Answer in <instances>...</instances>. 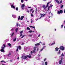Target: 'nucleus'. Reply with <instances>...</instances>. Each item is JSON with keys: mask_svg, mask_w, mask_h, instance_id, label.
Listing matches in <instances>:
<instances>
[{"mask_svg": "<svg viewBox=\"0 0 65 65\" xmlns=\"http://www.w3.org/2000/svg\"><path fill=\"white\" fill-rule=\"evenodd\" d=\"M55 1L56 2H57V3L58 4H61V3H62V0L60 1L59 2V1L58 0H55Z\"/></svg>", "mask_w": 65, "mask_h": 65, "instance_id": "nucleus-1", "label": "nucleus"}, {"mask_svg": "<svg viewBox=\"0 0 65 65\" xmlns=\"http://www.w3.org/2000/svg\"><path fill=\"white\" fill-rule=\"evenodd\" d=\"M60 50H61L62 51L64 50V47L63 46H61L59 48Z\"/></svg>", "mask_w": 65, "mask_h": 65, "instance_id": "nucleus-2", "label": "nucleus"}, {"mask_svg": "<svg viewBox=\"0 0 65 65\" xmlns=\"http://www.w3.org/2000/svg\"><path fill=\"white\" fill-rule=\"evenodd\" d=\"M4 47H5L3 46L1 47L2 49L1 50V52H5V51H4Z\"/></svg>", "mask_w": 65, "mask_h": 65, "instance_id": "nucleus-3", "label": "nucleus"}, {"mask_svg": "<svg viewBox=\"0 0 65 65\" xmlns=\"http://www.w3.org/2000/svg\"><path fill=\"white\" fill-rule=\"evenodd\" d=\"M22 58H23V59H26L27 58V56H26V55H23L21 57Z\"/></svg>", "mask_w": 65, "mask_h": 65, "instance_id": "nucleus-4", "label": "nucleus"}, {"mask_svg": "<svg viewBox=\"0 0 65 65\" xmlns=\"http://www.w3.org/2000/svg\"><path fill=\"white\" fill-rule=\"evenodd\" d=\"M63 60V57H61V60H60L59 61V64H61V63H62V60Z\"/></svg>", "mask_w": 65, "mask_h": 65, "instance_id": "nucleus-5", "label": "nucleus"}, {"mask_svg": "<svg viewBox=\"0 0 65 65\" xmlns=\"http://www.w3.org/2000/svg\"><path fill=\"white\" fill-rule=\"evenodd\" d=\"M25 7V5L24 4H22L21 7L22 10H24V8Z\"/></svg>", "mask_w": 65, "mask_h": 65, "instance_id": "nucleus-6", "label": "nucleus"}, {"mask_svg": "<svg viewBox=\"0 0 65 65\" xmlns=\"http://www.w3.org/2000/svg\"><path fill=\"white\" fill-rule=\"evenodd\" d=\"M20 34H21V35L20 36V37L21 36H22V35H23V34H22V33H23V31L22 30L21 31H20Z\"/></svg>", "mask_w": 65, "mask_h": 65, "instance_id": "nucleus-7", "label": "nucleus"}, {"mask_svg": "<svg viewBox=\"0 0 65 65\" xmlns=\"http://www.w3.org/2000/svg\"><path fill=\"white\" fill-rule=\"evenodd\" d=\"M11 7L13 8H14V9H15V7L14 6H13V5L12 4L11 5Z\"/></svg>", "mask_w": 65, "mask_h": 65, "instance_id": "nucleus-8", "label": "nucleus"}, {"mask_svg": "<svg viewBox=\"0 0 65 65\" xmlns=\"http://www.w3.org/2000/svg\"><path fill=\"white\" fill-rule=\"evenodd\" d=\"M24 16H22L21 17V18H20V20L21 21L22 20L24 19Z\"/></svg>", "mask_w": 65, "mask_h": 65, "instance_id": "nucleus-9", "label": "nucleus"}, {"mask_svg": "<svg viewBox=\"0 0 65 65\" xmlns=\"http://www.w3.org/2000/svg\"><path fill=\"white\" fill-rule=\"evenodd\" d=\"M55 49L56 51H58L59 48L58 47H56L55 48Z\"/></svg>", "mask_w": 65, "mask_h": 65, "instance_id": "nucleus-10", "label": "nucleus"}, {"mask_svg": "<svg viewBox=\"0 0 65 65\" xmlns=\"http://www.w3.org/2000/svg\"><path fill=\"white\" fill-rule=\"evenodd\" d=\"M40 14L41 15V17H43L45 15V14Z\"/></svg>", "mask_w": 65, "mask_h": 65, "instance_id": "nucleus-11", "label": "nucleus"}, {"mask_svg": "<svg viewBox=\"0 0 65 65\" xmlns=\"http://www.w3.org/2000/svg\"><path fill=\"white\" fill-rule=\"evenodd\" d=\"M44 47H45V46H44L43 47V48L42 49H41V50H40L41 52V51H42L43 50V49H44Z\"/></svg>", "mask_w": 65, "mask_h": 65, "instance_id": "nucleus-12", "label": "nucleus"}, {"mask_svg": "<svg viewBox=\"0 0 65 65\" xmlns=\"http://www.w3.org/2000/svg\"><path fill=\"white\" fill-rule=\"evenodd\" d=\"M35 45L36 46H37V45H40V43H37L35 44Z\"/></svg>", "mask_w": 65, "mask_h": 65, "instance_id": "nucleus-13", "label": "nucleus"}, {"mask_svg": "<svg viewBox=\"0 0 65 65\" xmlns=\"http://www.w3.org/2000/svg\"><path fill=\"white\" fill-rule=\"evenodd\" d=\"M8 45H9L10 47H11V44H10L9 43L8 44Z\"/></svg>", "mask_w": 65, "mask_h": 65, "instance_id": "nucleus-14", "label": "nucleus"}, {"mask_svg": "<svg viewBox=\"0 0 65 65\" xmlns=\"http://www.w3.org/2000/svg\"><path fill=\"white\" fill-rule=\"evenodd\" d=\"M60 11V13H63V11H62V10H60V11Z\"/></svg>", "mask_w": 65, "mask_h": 65, "instance_id": "nucleus-15", "label": "nucleus"}, {"mask_svg": "<svg viewBox=\"0 0 65 65\" xmlns=\"http://www.w3.org/2000/svg\"><path fill=\"white\" fill-rule=\"evenodd\" d=\"M20 19H21V16H19L18 18V20L19 21V20H20Z\"/></svg>", "mask_w": 65, "mask_h": 65, "instance_id": "nucleus-16", "label": "nucleus"}, {"mask_svg": "<svg viewBox=\"0 0 65 65\" xmlns=\"http://www.w3.org/2000/svg\"><path fill=\"white\" fill-rule=\"evenodd\" d=\"M18 28H17L15 29V31L16 32H18Z\"/></svg>", "mask_w": 65, "mask_h": 65, "instance_id": "nucleus-17", "label": "nucleus"}, {"mask_svg": "<svg viewBox=\"0 0 65 65\" xmlns=\"http://www.w3.org/2000/svg\"><path fill=\"white\" fill-rule=\"evenodd\" d=\"M27 29L28 30H31L30 28L29 27H27Z\"/></svg>", "mask_w": 65, "mask_h": 65, "instance_id": "nucleus-18", "label": "nucleus"}, {"mask_svg": "<svg viewBox=\"0 0 65 65\" xmlns=\"http://www.w3.org/2000/svg\"><path fill=\"white\" fill-rule=\"evenodd\" d=\"M1 63H3V62H4V63H6V62L4 61V60H2L1 62Z\"/></svg>", "mask_w": 65, "mask_h": 65, "instance_id": "nucleus-19", "label": "nucleus"}, {"mask_svg": "<svg viewBox=\"0 0 65 65\" xmlns=\"http://www.w3.org/2000/svg\"><path fill=\"white\" fill-rule=\"evenodd\" d=\"M48 4H49V3H47V5L46 7H48Z\"/></svg>", "mask_w": 65, "mask_h": 65, "instance_id": "nucleus-20", "label": "nucleus"}, {"mask_svg": "<svg viewBox=\"0 0 65 65\" xmlns=\"http://www.w3.org/2000/svg\"><path fill=\"white\" fill-rule=\"evenodd\" d=\"M16 26L17 27H18V26H19V23L18 22L17 23Z\"/></svg>", "mask_w": 65, "mask_h": 65, "instance_id": "nucleus-21", "label": "nucleus"}, {"mask_svg": "<svg viewBox=\"0 0 65 65\" xmlns=\"http://www.w3.org/2000/svg\"><path fill=\"white\" fill-rule=\"evenodd\" d=\"M17 39V38H15V39H13V41L14 42V41H16V39Z\"/></svg>", "mask_w": 65, "mask_h": 65, "instance_id": "nucleus-22", "label": "nucleus"}, {"mask_svg": "<svg viewBox=\"0 0 65 65\" xmlns=\"http://www.w3.org/2000/svg\"><path fill=\"white\" fill-rule=\"evenodd\" d=\"M54 44H55V42H54L53 43L51 44V45H54Z\"/></svg>", "mask_w": 65, "mask_h": 65, "instance_id": "nucleus-23", "label": "nucleus"}, {"mask_svg": "<svg viewBox=\"0 0 65 65\" xmlns=\"http://www.w3.org/2000/svg\"><path fill=\"white\" fill-rule=\"evenodd\" d=\"M24 2V0H21V2L22 3H23Z\"/></svg>", "mask_w": 65, "mask_h": 65, "instance_id": "nucleus-24", "label": "nucleus"}, {"mask_svg": "<svg viewBox=\"0 0 65 65\" xmlns=\"http://www.w3.org/2000/svg\"><path fill=\"white\" fill-rule=\"evenodd\" d=\"M29 33H32V32H33V31H32V30H30L29 31Z\"/></svg>", "mask_w": 65, "mask_h": 65, "instance_id": "nucleus-25", "label": "nucleus"}, {"mask_svg": "<svg viewBox=\"0 0 65 65\" xmlns=\"http://www.w3.org/2000/svg\"><path fill=\"white\" fill-rule=\"evenodd\" d=\"M58 14H60V11H58Z\"/></svg>", "mask_w": 65, "mask_h": 65, "instance_id": "nucleus-26", "label": "nucleus"}, {"mask_svg": "<svg viewBox=\"0 0 65 65\" xmlns=\"http://www.w3.org/2000/svg\"><path fill=\"white\" fill-rule=\"evenodd\" d=\"M36 47L35 46V47L34 48V50H36Z\"/></svg>", "mask_w": 65, "mask_h": 65, "instance_id": "nucleus-27", "label": "nucleus"}, {"mask_svg": "<svg viewBox=\"0 0 65 65\" xmlns=\"http://www.w3.org/2000/svg\"><path fill=\"white\" fill-rule=\"evenodd\" d=\"M35 51L36 50H34L33 51V52L34 53H36V52H35Z\"/></svg>", "mask_w": 65, "mask_h": 65, "instance_id": "nucleus-28", "label": "nucleus"}, {"mask_svg": "<svg viewBox=\"0 0 65 65\" xmlns=\"http://www.w3.org/2000/svg\"><path fill=\"white\" fill-rule=\"evenodd\" d=\"M45 65H47V62L46 61L45 62Z\"/></svg>", "mask_w": 65, "mask_h": 65, "instance_id": "nucleus-29", "label": "nucleus"}, {"mask_svg": "<svg viewBox=\"0 0 65 65\" xmlns=\"http://www.w3.org/2000/svg\"><path fill=\"white\" fill-rule=\"evenodd\" d=\"M25 35H24L23 36H22V37H21V38H23V37H25Z\"/></svg>", "mask_w": 65, "mask_h": 65, "instance_id": "nucleus-30", "label": "nucleus"}, {"mask_svg": "<svg viewBox=\"0 0 65 65\" xmlns=\"http://www.w3.org/2000/svg\"><path fill=\"white\" fill-rule=\"evenodd\" d=\"M53 6V5H50V6H50V8H51V7H52Z\"/></svg>", "mask_w": 65, "mask_h": 65, "instance_id": "nucleus-31", "label": "nucleus"}, {"mask_svg": "<svg viewBox=\"0 0 65 65\" xmlns=\"http://www.w3.org/2000/svg\"><path fill=\"white\" fill-rule=\"evenodd\" d=\"M50 8V6H48V8H47V11H48V10H49V8Z\"/></svg>", "mask_w": 65, "mask_h": 65, "instance_id": "nucleus-32", "label": "nucleus"}, {"mask_svg": "<svg viewBox=\"0 0 65 65\" xmlns=\"http://www.w3.org/2000/svg\"><path fill=\"white\" fill-rule=\"evenodd\" d=\"M64 56V54H63V53H62L61 54V56L62 57H63V56Z\"/></svg>", "mask_w": 65, "mask_h": 65, "instance_id": "nucleus-33", "label": "nucleus"}, {"mask_svg": "<svg viewBox=\"0 0 65 65\" xmlns=\"http://www.w3.org/2000/svg\"><path fill=\"white\" fill-rule=\"evenodd\" d=\"M18 47L19 49H21V46H18Z\"/></svg>", "mask_w": 65, "mask_h": 65, "instance_id": "nucleus-34", "label": "nucleus"}, {"mask_svg": "<svg viewBox=\"0 0 65 65\" xmlns=\"http://www.w3.org/2000/svg\"><path fill=\"white\" fill-rule=\"evenodd\" d=\"M10 55H11V53H9V54H8V56H10Z\"/></svg>", "mask_w": 65, "mask_h": 65, "instance_id": "nucleus-35", "label": "nucleus"}, {"mask_svg": "<svg viewBox=\"0 0 65 65\" xmlns=\"http://www.w3.org/2000/svg\"><path fill=\"white\" fill-rule=\"evenodd\" d=\"M28 36L31 37L32 36V35H28Z\"/></svg>", "mask_w": 65, "mask_h": 65, "instance_id": "nucleus-36", "label": "nucleus"}, {"mask_svg": "<svg viewBox=\"0 0 65 65\" xmlns=\"http://www.w3.org/2000/svg\"><path fill=\"white\" fill-rule=\"evenodd\" d=\"M18 50H19V48H18L16 50V52H18Z\"/></svg>", "mask_w": 65, "mask_h": 65, "instance_id": "nucleus-37", "label": "nucleus"}, {"mask_svg": "<svg viewBox=\"0 0 65 65\" xmlns=\"http://www.w3.org/2000/svg\"><path fill=\"white\" fill-rule=\"evenodd\" d=\"M3 46H4V47H5V46H6V45H5V44H3Z\"/></svg>", "mask_w": 65, "mask_h": 65, "instance_id": "nucleus-38", "label": "nucleus"}, {"mask_svg": "<svg viewBox=\"0 0 65 65\" xmlns=\"http://www.w3.org/2000/svg\"><path fill=\"white\" fill-rule=\"evenodd\" d=\"M60 53H61V51L60 50H59L58 53V54L59 53V54H60Z\"/></svg>", "mask_w": 65, "mask_h": 65, "instance_id": "nucleus-39", "label": "nucleus"}, {"mask_svg": "<svg viewBox=\"0 0 65 65\" xmlns=\"http://www.w3.org/2000/svg\"><path fill=\"white\" fill-rule=\"evenodd\" d=\"M16 10L17 11H18V7H17L16 8Z\"/></svg>", "mask_w": 65, "mask_h": 65, "instance_id": "nucleus-40", "label": "nucleus"}, {"mask_svg": "<svg viewBox=\"0 0 65 65\" xmlns=\"http://www.w3.org/2000/svg\"><path fill=\"white\" fill-rule=\"evenodd\" d=\"M30 9V12H31V11H32V10H33V9Z\"/></svg>", "mask_w": 65, "mask_h": 65, "instance_id": "nucleus-41", "label": "nucleus"}, {"mask_svg": "<svg viewBox=\"0 0 65 65\" xmlns=\"http://www.w3.org/2000/svg\"><path fill=\"white\" fill-rule=\"evenodd\" d=\"M27 57H28V58H31V56H27Z\"/></svg>", "mask_w": 65, "mask_h": 65, "instance_id": "nucleus-42", "label": "nucleus"}, {"mask_svg": "<svg viewBox=\"0 0 65 65\" xmlns=\"http://www.w3.org/2000/svg\"><path fill=\"white\" fill-rule=\"evenodd\" d=\"M45 60H46V58H45L44 59V61L45 62Z\"/></svg>", "mask_w": 65, "mask_h": 65, "instance_id": "nucleus-43", "label": "nucleus"}, {"mask_svg": "<svg viewBox=\"0 0 65 65\" xmlns=\"http://www.w3.org/2000/svg\"><path fill=\"white\" fill-rule=\"evenodd\" d=\"M31 17H33V14L32 13H31Z\"/></svg>", "mask_w": 65, "mask_h": 65, "instance_id": "nucleus-44", "label": "nucleus"}, {"mask_svg": "<svg viewBox=\"0 0 65 65\" xmlns=\"http://www.w3.org/2000/svg\"><path fill=\"white\" fill-rule=\"evenodd\" d=\"M63 6V5H61V8H62Z\"/></svg>", "mask_w": 65, "mask_h": 65, "instance_id": "nucleus-45", "label": "nucleus"}, {"mask_svg": "<svg viewBox=\"0 0 65 65\" xmlns=\"http://www.w3.org/2000/svg\"><path fill=\"white\" fill-rule=\"evenodd\" d=\"M43 8H45V6L44 5H43Z\"/></svg>", "mask_w": 65, "mask_h": 65, "instance_id": "nucleus-46", "label": "nucleus"}, {"mask_svg": "<svg viewBox=\"0 0 65 65\" xmlns=\"http://www.w3.org/2000/svg\"><path fill=\"white\" fill-rule=\"evenodd\" d=\"M33 53V52L31 51V52L30 54L31 55H32V53Z\"/></svg>", "mask_w": 65, "mask_h": 65, "instance_id": "nucleus-47", "label": "nucleus"}, {"mask_svg": "<svg viewBox=\"0 0 65 65\" xmlns=\"http://www.w3.org/2000/svg\"><path fill=\"white\" fill-rule=\"evenodd\" d=\"M13 34H14V33H13L11 35V36H13Z\"/></svg>", "mask_w": 65, "mask_h": 65, "instance_id": "nucleus-48", "label": "nucleus"}, {"mask_svg": "<svg viewBox=\"0 0 65 65\" xmlns=\"http://www.w3.org/2000/svg\"><path fill=\"white\" fill-rule=\"evenodd\" d=\"M46 8H47L46 7H45L44 8V10H46Z\"/></svg>", "mask_w": 65, "mask_h": 65, "instance_id": "nucleus-49", "label": "nucleus"}, {"mask_svg": "<svg viewBox=\"0 0 65 65\" xmlns=\"http://www.w3.org/2000/svg\"><path fill=\"white\" fill-rule=\"evenodd\" d=\"M63 25H61V28H63Z\"/></svg>", "mask_w": 65, "mask_h": 65, "instance_id": "nucleus-50", "label": "nucleus"}, {"mask_svg": "<svg viewBox=\"0 0 65 65\" xmlns=\"http://www.w3.org/2000/svg\"><path fill=\"white\" fill-rule=\"evenodd\" d=\"M17 59L18 60H19V59H20V57H18L17 58Z\"/></svg>", "mask_w": 65, "mask_h": 65, "instance_id": "nucleus-51", "label": "nucleus"}, {"mask_svg": "<svg viewBox=\"0 0 65 65\" xmlns=\"http://www.w3.org/2000/svg\"><path fill=\"white\" fill-rule=\"evenodd\" d=\"M27 12L28 13H29V11H28V9H27Z\"/></svg>", "mask_w": 65, "mask_h": 65, "instance_id": "nucleus-52", "label": "nucleus"}, {"mask_svg": "<svg viewBox=\"0 0 65 65\" xmlns=\"http://www.w3.org/2000/svg\"><path fill=\"white\" fill-rule=\"evenodd\" d=\"M24 44V43H23L22 44V45H23Z\"/></svg>", "mask_w": 65, "mask_h": 65, "instance_id": "nucleus-53", "label": "nucleus"}, {"mask_svg": "<svg viewBox=\"0 0 65 65\" xmlns=\"http://www.w3.org/2000/svg\"><path fill=\"white\" fill-rule=\"evenodd\" d=\"M28 8H31V7H28Z\"/></svg>", "mask_w": 65, "mask_h": 65, "instance_id": "nucleus-54", "label": "nucleus"}, {"mask_svg": "<svg viewBox=\"0 0 65 65\" xmlns=\"http://www.w3.org/2000/svg\"><path fill=\"white\" fill-rule=\"evenodd\" d=\"M32 28H35V27L34 26V27L32 26Z\"/></svg>", "mask_w": 65, "mask_h": 65, "instance_id": "nucleus-55", "label": "nucleus"}, {"mask_svg": "<svg viewBox=\"0 0 65 65\" xmlns=\"http://www.w3.org/2000/svg\"><path fill=\"white\" fill-rule=\"evenodd\" d=\"M51 2H48V3H49V4H50V3H51Z\"/></svg>", "mask_w": 65, "mask_h": 65, "instance_id": "nucleus-56", "label": "nucleus"}, {"mask_svg": "<svg viewBox=\"0 0 65 65\" xmlns=\"http://www.w3.org/2000/svg\"><path fill=\"white\" fill-rule=\"evenodd\" d=\"M31 23H33V21L32 20L31 21Z\"/></svg>", "mask_w": 65, "mask_h": 65, "instance_id": "nucleus-57", "label": "nucleus"}, {"mask_svg": "<svg viewBox=\"0 0 65 65\" xmlns=\"http://www.w3.org/2000/svg\"><path fill=\"white\" fill-rule=\"evenodd\" d=\"M34 10L32 11V13H33V12H34Z\"/></svg>", "mask_w": 65, "mask_h": 65, "instance_id": "nucleus-58", "label": "nucleus"}, {"mask_svg": "<svg viewBox=\"0 0 65 65\" xmlns=\"http://www.w3.org/2000/svg\"><path fill=\"white\" fill-rule=\"evenodd\" d=\"M64 13H65V9L64 10Z\"/></svg>", "mask_w": 65, "mask_h": 65, "instance_id": "nucleus-59", "label": "nucleus"}, {"mask_svg": "<svg viewBox=\"0 0 65 65\" xmlns=\"http://www.w3.org/2000/svg\"><path fill=\"white\" fill-rule=\"evenodd\" d=\"M32 27H33V26H30V27H31L32 28Z\"/></svg>", "mask_w": 65, "mask_h": 65, "instance_id": "nucleus-60", "label": "nucleus"}, {"mask_svg": "<svg viewBox=\"0 0 65 65\" xmlns=\"http://www.w3.org/2000/svg\"><path fill=\"white\" fill-rule=\"evenodd\" d=\"M37 51H38V48H37Z\"/></svg>", "mask_w": 65, "mask_h": 65, "instance_id": "nucleus-61", "label": "nucleus"}, {"mask_svg": "<svg viewBox=\"0 0 65 65\" xmlns=\"http://www.w3.org/2000/svg\"><path fill=\"white\" fill-rule=\"evenodd\" d=\"M39 43H42L41 42H40Z\"/></svg>", "mask_w": 65, "mask_h": 65, "instance_id": "nucleus-62", "label": "nucleus"}, {"mask_svg": "<svg viewBox=\"0 0 65 65\" xmlns=\"http://www.w3.org/2000/svg\"><path fill=\"white\" fill-rule=\"evenodd\" d=\"M11 30H12V31H13V29H11Z\"/></svg>", "mask_w": 65, "mask_h": 65, "instance_id": "nucleus-63", "label": "nucleus"}, {"mask_svg": "<svg viewBox=\"0 0 65 65\" xmlns=\"http://www.w3.org/2000/svg\"><path fill=\"white\" fill-rule=\"evenodd\" d=\"M63 23H65V20L64 21Z\"/></svg>", "mask_w": 65, "mask_h": 65, "instance_id": "nucleus-64", "label": "nucleus"}]
</instances>
